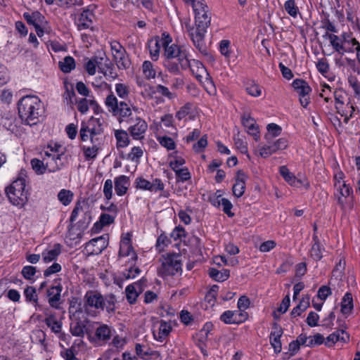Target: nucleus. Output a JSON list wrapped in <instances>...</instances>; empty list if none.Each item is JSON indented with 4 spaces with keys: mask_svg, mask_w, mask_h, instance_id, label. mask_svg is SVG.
<instances>
[{
    "mask_svg": "<svg viewBox=\"0 0 360 360\" xmlns=\"http://www.w3.org/2000/svg\"><path fill=\"white\" fill-rule=\"evenodd\" d=\"M165 49L164 67L173 75H179L180 70L188 69L190 64V54L186 48L174 44L171 45L172 37L167 32H163L160 39L158 40Z\"/></svg>",
    "mask_w": 360,
    "mask_h": 360,
    "instance_id": "f257e3e1",
    "label": "nucleus"
},
{
    "mask_svg": "<svg viewBox=\"0 0 360 360\" xmlns=\"http://www.w3.org/2000/svg\"><path fill=\"white\" fill-rule=\"evenodd\" d=\"M193 11L195 13L194 25L186 23L185 27L195 47L200 53L207 54L205 36L207 28L210 25L211 13L205 2L199 7L193 8Z\"/></svg>",
    "mask_w": 360,
    "mask_h": 360,
    "instance_id": "f03ea898",
    "label": "nucleus"
},
{
    "mask_svg": "<svg viewBox=\"0 0 360 360\" xmlns=\"http://www.w3.org/2000/svg\"><path fill=\"white\" fill-rule=\"evenodd\" d=\"M105 105L110 113L115 117L120 124L131 122L137 115L139 108L125 101H118L112 92L105 98Z\"/></svg>",
    "mask_w": 360,
    "mask_h": 360,
    "instance_id": "7ed1b4c3",
    "label": "nucleus"
},
{
    "mask_svg": "<svg viewBox=\"0 0 360 360\" xmlns=\"http://www.w3.org/2000/svg\"><path fill=\"white\" fill-rule=\"evenodd\" d=\"M41 103L37 96H25L18 103V114L22 122L32 126L39 122Z\"/></svg>",
    "mask_w": 360,
    "mask_h": 360,
    "instance_id": "20e7f679",
    "label": "nucleus"
},
{
    "mask_svg": "<svg viewBox=\"0 0 360 360\" xmlns=\"http://www.w3.org/2000/svg\"><path fill=\"white\" fill-rule=\"evenodd\" d=\"M103 123L98 118L91 117L86 122H82L79 137L82 141L90 139L91 143L102 144L104 139Z\"/></svg>",
    "mask_w": 360,
    "mask_h": 360,
    "instance_id": "39448f33",
    "label": "nucleus"
},
{
    "mask_svg": "<svg viewBox=\"0 0 360 360\" xmlns=\"http://www.w3.org/2000/svg\"><path fill=\"white\" fill-rule=\"evenodd\" d=\"M6 193L12 205L20 208L23 207L28 199L25 179L22 177L18 178L6 188Z\"/></svg>",
    "mask_w": 360,
    "mask_h": 360,
    "instance_id": "423d86ee",
    "label": "nucleus"
},
{
    "mask_svg": "<svg viewBox=\"0 0 360 360\" xmlns=\"http://www.w3.org/2000/svg\"><path fill=\"white\" fill-rule=\"evenodd\" d=\"M83 309L88 315L96 316L105 309L104 297L97 290H88L84 297Z\"/></svg>",
    "mask_w": 360,
    "mask_h": 360,
    "instance_id": "0eeeda50",
    "label": "nucleus"
},
{
    "mask_svg": "<svg viewBox=\"0 0 360 360\" xmlns=\"http://www.w3.org/2000/svg\"><path fill=\"white\" fill-rule=\"evenodd\" d=\"M181 266V255L168 253L164 257L162 265L159 269V274L163 277L181 274L182 271Z\"/></svg>",
    "mask_w": 360,
    "mask_h": 360,
    "instance_id": "6e6552de",
    "label": "nucleus"
},
{
    "mask_svg": "<svg viewBox=\"0 0 360 360\" xmlns=\"http://www.w3.org/2000/svg\"><path fill=\"white\" fill-rule=\"evenodd\" d=\"M98 326L95 328L94 336L91 341L99 345L107 344L116 333L115 330L111 326L102 323H96Z\"/></svg>",
    "mask_w": 360,
    "mask_h": 360,
    "instance_id": "1a4fd4ad",
    "label": "nucleus"
},
{
    "mask_svg": "<svg viewBox=\"0 0 360 360\" xmlns=\"http://www.w3.org/2000/svg\"><path fill=\"white\" fill-rule=\"evenodd\" d=\"M96 19L95 14L91 6L83 8L82 13L75 20V25L79 31L84 30H94V23Z\"/></svg>",
    "mask_w": 360,
    "mask_h": 360,
    "instance_id": "9d476101",
    "label": "nucleus"
},
{
    "mask_svg": "<svg viewBox=\"0 0 360 360\" xmlns=\"http://www.w3.org/2000/svg\"><path fill=\"white\" fill-rule=\"evenodd\" d=\"M128 131L135 140H142L148 129L146 122L139 115H135L133 121L129 122Z\"/></svg>",
    "mask_w": 360,
    "mask_h": 360,
    "instance_id": "9b49d317",
    "label": "nucleus"
},
{
    "mask_svg": "<svg viewBox=\"0 0 360 360\" xmlns=\"http://www.w3.org/2000/svg\"><path fill=\"white\" fill-rule=\"evenodd\" d=\"M108 241V234H104L99 237L93 238L86 243L85 245V250L89 255H99L107 248Z\"/></svg>",
    "mask_w": 360,
    "mask_h": 360,
    "instance_id": "f8f14e48",
    "label": "nucleus"
},
{
    "mask_svg": "<svg viewBox=\"0 0 360 360\" xmlns=\"http://www.w3.org/2000/svg\"><path fill=\"white\" fill-rule=\"evenodd\" d=\"M44 156L46 158L47 171L49 172H55L61 169L64 166L66 158L63 152L57 154H52L48 150H44Z\"/></svg>",
    "mask_w": 360,
    "mask_h": 360,
    "instance_id": "ddd939ff",
    "label": "nucleus"
},
{
    "mask_svg": "<svg viewBox=\"0 0 360 360\" xmlns=\"http://www.w3.org/2000/svg\"><path fill=\"white\" fill-rule=\"evenodd\" d=\"M146 282L147 280L142 278L139 281L127 286L125 288L126 298L130 304H133L136 302L137 297L146 287Z\"/></svg>",
    "mask_w": 360,
    "mask_h": 360,
    "instance_id": "4468645a",
    "label": "nucleus"
},
{
    "mask_svg": "<svg viewBox=\"0 0 360 360\" xmlns=\"http://www.w3.org/2000/svg\"><path fill=\"white\" fill-rule=\"evenodd\" d=\"M62 285L58 283L49 287L46 290V296L49 305L54 309H59L61 300Z\"/></svg>",
    "mask_w": 360,
    "mask_h": 360,
    "instance_id": "2eb2a0df",
    "label": "nucleus"
},
{
    "mask_svg": "<svg viewBox=\"0 0 360 360\" xmlns=\"http://www.w3.org/2000/svg\"><path fill=\"white\" fill-rule=\"evenodd\" d=\"M241 122L247 129V132L252 136L255 141H258L260 138L259 130L255 120L249 113L245 112L241 116Z\"/></svg>",
    "mask_w": 360,
    "mask_h": 360,
    "instance_id": "dca6fc26",
    "label": "nucleus"
},
{
    "mask_svg": "<svg viewBox=\"0 0 360 360\" xmlns=\"http://www.w3.org/2000/svg\"><path fill=\"white\" fill-rule=\"evenodd\" d=\"M283 335V328L277 323H273V330L270 333L269 341L276 353H280L282 349L281 337Z\"/></svg>",
    "mask_w": 360,
    "mask_h": 360,
    "instance_id": "f3484780",
    "label": "nucleus"
},
{
    "mask_svg": "<svg viewBox=\"0 0 360 360\" xmlns=\"http://www.w3.org/2000/svg\"><path fill=\"white\" fill-rule=\"evenodd\" d=\"M22 15L27 23L34 27L37 25H43L45 28V24H48L45 17L38 11L25 12Z\"/></svg>",
    "mask_w": 360,
    "mask_h": 360,
    "instance_id": "a211bd4d",
    "label": "nucleus"
},
{
    "mask_svg": "<svg viewBox=\"0 0 360 360\" xmlns=\"http://www.w3.org/2000/svg\"><path fill=\"white\" fill-rule=\"evenodd\" d=\"M62 252V245L55 243L51 249H46L41 252L43 262L49 264L55 262Z\"/></svg>",
    "mask_w": 360,
    "mask_h": 360,
    "instance_id": "6ab92c4d",
    "label": "nucleus"
},
{
    "mask_svg": "<svg viewBox=\"0 0 360 360\" xmlns=\"http://www.w3.org/2000/svg\"><path fill=\"white\" fill-rule=\"evenodd\" d=\"M172 330V327L170 323L161 320L158 329L154 330L153 332V337L156 340L162 342L169 336Z\"/></svg>",
    "mask_w": 360,
    "mask_h": 360,
    "instance_id": "aec40b11",
    "label": "nucleus"
},
{
    "mask_svg": "<svg viewBox=\"0 0 360 360\" xmlns=\"http://www.w3.org/2000/svg\"><path fill=\"white\" fill-rule=\"evenodd\" d=\"M115 190L118 196H122L127 193L130 186L129 178L125 175H120L115 178Z\"/></svg>",
    "mask_w": 360,
    "mask_h": 360,
    "instance_id": "412c9836",
    "label": "nucleus"
},
{
    "mask_svg": "<svg viewBox=\"0 0 360 360\" xmlns=\"http://www.w3.org/2000/svg\"><path fill=\"white\" fill-rule=\"evenodd\" d=\"M279 172L285 181L290 186L300 187L304 184L303 181L301 179H297L294 174L290 172L286 166L280 167Z\"/></svg>",
    "mask_w": 360,
    "mask_h": 360,
    "instance_id": "4be33fe9",
    "label": "nucleus"
},
{
    "mask_svg": "<svg viewBox=\"0 0 360 360\" xmlns=\"http://www.w3.org/2000/svg\"><path fill=\"white\" fill-rule=\"evenodd\" d=\"M190 64L188 68H190L193 75L200 82H202L204 75L207 77V74H208L202 63L198 60L190 59Z\"/></svg>",
    "mask_w": 360,
    "mask_h": 360,
    "instance_id": "5701e85b",
    "label": "nucleus"
},
{
    "mask_svg": "<svg viewBox=\"0 0 360 360\" xmlns=\"http://www.w3.org/2000/svg\"><path fill=\"white\" fill-rule=\"evenodd\" d=\"M25 301L28 303L32 304L36 310H41L42 306L39 304L38 295L37 293L36 288L33 286H27L23 292Z\"/></svg>",
    "mask_w": 360,
    "mask_h": 360,
    "instance_id": "b1692460",
    "label": "nucleus"
},
{
    "mask_svg": "<svg viewBox=\"0 0 360 360\" xmlns=\"http://www.w3.org/2000/svg\"><path fill=\"white\" fill-rule=\"evenodd\" d=\"M329 41L333 49L339 55L344 56L345 51H352V49H347V46H345L344 39H342L340 37L335 34L330 35Z\"/></svg>",
    "mask_w": 360,
    "mask_h": 360,
    "instance_id": "393cba45",
    "label": "nucleus"
},
{
    "mask_svg": "<svg viewBox=\"0 0 360 360\" xmlns=\"http://www.w3.org/2000/svg\"><path fill=\"white\" fill-rule=\"evenodd\" d=\"M313 244L309 251L310 257L315 261H319L323 257L322 251L324 248L321 247L318 236L314 233L312 237Z\"/></svg>",
    "mask_w": 360,
    "mask_h": 360,
    "instance_id": "a878e982",
    "label": "nucleus"
},
{
    "mask_svg": "<svg viewBox=\"0 0 360 360\" xmlns=\"http://www.w3.org/2000/svg\"><path fill=\"white\" fill-rule=\"evenodd\" d=\"M354 308L353 297L350 292H347L343 296L341 301V313L347 316L352 313Z\"/></svg>",
    "mask_w": 360,
    "mask_h": 360,
    "instance_id": "bb28decb",
    "label": "nucleus"
},
{
    "mask_svg": "<svg viewBox=\"0 0 360 360\" xmlns=\"http://www.w3.org/2000/svg\"><path fill=\"white\" fill-rule=\"evenodd\" d=\"M292 86L300 96H308L311 91L308 83L303 79H296L292 82Z\"/></svg>",
    "mask_w": 360,
    "mask_h": 360,
    "instance_id": "cd10ccee",
    "label": "nucleus"
},
{
    "mask_svg": "<svg viewBox=\"0 0 360 360\" xmlns=\"http://www.w3.org/2000/svg\"><path fill=\"white\" fill-rule=\"evenodd\" d=\"M113 56L119 69L126 70L129 68L131 62L126 50L119 52L117 54H113Z\"/></svg>",
    "mask_w": 360,
    "mask_h": 360,
    "instance_id": "c85d7f7f",
    "label": "nucleus"
},
{
    "mask_svg": "<svg viewBox=\"0 0 360 360\" xmlns=\"http://www.w3.org/2000/svg\"><path fill=\"white\" fill-rule=\"evenodd\" d=\"M85 330L86 325L80 320H76L70 323V331L74 336L83 338Z\"/></svg>",
    "mask_w": 360,
    "mask_h": 360,
    "instance_id": "c756f323",
    "label": "nucleus"
},
{
    "mask_svg": "<svg viewBox=\"0 0 360 360\" xmlns=\"http://www.w3.org/2000/svg\"><path fill=\"white\" fill-rule=\"evenodd\" d=\"M115 137L117 141V148H125L129 143V135L127 131L124 129H117L115 131Z\"/></svg>",
    "mask_w": 360,
    "mask_h": 360,
    "instance_id": "7c9ffc66",
    "label": "nucleus"
},
{
    "mask_svg": "<svg viewBox=\"0 0 360 360\" xmlns=\"http://www.w3.org/2000/svg\"><path fill=\"white\" fill-rule=\"evenodd\" d=\"M209 276L218 282H223L227 280L230 276V271L228 269L219 271L214 268H211L209 271Z\"/></svg>",
    "mask_w": 360,
    "mask_h": 360,
    "instance_id": "2f4dec72",
    "label": "nucleus"
},
{
    "mask_svg": "<svg viewBox=\"0 0 360 360\" xmlns=\"http://www.w3.org/2000/svg\"><path fill=\"white\" fill-rule=\"evenodd\" d=\"M309 300L310 298L309 295H306L302 297L300 303L292 309L290 313L291 316L292 317H296L301 315V314L309 307Z\"/></svg>",
    "mask_w": 360,
    "mask_h": 360,
    "instance_id": "473e14b6",
    "label": "nucleus"
},
{
    "mask_svg": "<svg viewBox=\"0 0 360 360\" xmlns=\"http://www.w3.org/2000/svg\"><path fill=\"white\" fill-rule=\"evenodd\" d=\"M57 198L62 205L68 206L72 202L74 193L70 190L63 188L58 192Z\"/></svg>",
    "mask_w": 360,
    "mask_h": 360,
    "instance_id": "72a5a7b5",
    "label": "nucleus"
},
{
    "mask_svg": "<svg viewBox=\"0 0 360 360\" xmlns=\"http://www.w3.org/2000/svg\"><path fill=\"white\" fill-rule=\"evenodd\" d=\"M91 59L98 68L99 72L104 70L105 64H108L107 63L110 60L104 52H98L97 55L94 56Z\"/></svg>",
    "mask_w": 360,
    "mask_h": 360,
    "instance_id": "f704fd0d",
    "label": "nucleus"
},
{
    "mask_svg": "<svg viewBox=\"0 0 360 360\" xmlns=\"http://www.w3.org/2000/svg\"><path fill=\"white\" fill-rule=\"evenodd\" d=\"M143 74L148 79H155L157 74V69L149 60H146L142 65Z\"/></svg>",
    "mask_w": 360,
    "mask_h": 360,
    "instance_id": "c9c22d12",
    "label": "nucleus"
},
{
    "mask_svg": "<svg viewBox=\"0 0 360 360\" xmlns=\"http://www.w3.org/2000/svg\"><path fill=\"white\" fill-rule=\"evenodd\" d=\"M355 111V108L352 104L348 103L346 107L344 108H340L338 107V113L340 115V116L344 117V123L347 124L349 120L353 117L354 112Z\"/></svg>",
    "mask_w": 360,
    "mask_h": 360,
    "instance_id": "e433bc0d",
    "label": "nucleus"
},
{
    "mask_svg": "<svg viewBox=\"0 0 360 360\" xmlns=\"http://www.w3.org/2000/svg\"><path fill=\"white\" fill-rule=\"evenodd\" d=\"M60 70L65 73L70 72L75 68V61L72 56H66L58 63Z\"/></svg>",
    "mask_w": 360,
    "mask_h": 360,
    "instance_id": "4c0bfd02",
    "label": "nucleus"
},
{
    "mask_svg": "<svg viewBox=\"0 0 360 360\" xmlns=\"http://www.w3.org/2000/svg\"><path fill=\"white\" fill-rule=\"evenodd\" d=\"M46 326L56 334L60 333L62 328V323L56 319L53 315H49L44 320Z\"/></svg>",
    "mask_w": 360,
    "mask_h": 360,
    "instance_id": "58836bf2",
    "label": "nucleus"
},
{
    "mask_svg": "<svg viewBox=\"0 0 360 360\" xmlns=\"http://www.w3.org/2000/svg\"><path fill=\"white\" fill-rule=\"evenodd\" d=\"M156 139L160 146L166 148L167 150H175L176 145L173 138L166 135H159Z\"/></svg>",
    "mask_w": 360,
    "mask_h": 360,
    "instance_id": "ea45409f",
    "label": "nucleus"
},
{
    "mask_svg": "<svg viewBox=\"0 0 360 360\" xmlns=\"http://www.w3.org/2000/svg\"><path fill=\"white\" fill-rule=\"evenodd\" d=\"M43 161L34 158L31 160V165L32 169L37 174H43L47 170L46 167V158L44 156Z\"/></svg>",
    "mask_w": 360,
    "mask_h": 360,
    "instance_id": "a19ab883",
    "label": "nucleus"
},
{
    "mask_svg": "<svg viewBox=\"0 0 360 360\" xmlns=\"http://www.w3.org/2000/svg\"><path fill=\"white\" fill-rule=\"evenodd\" d=\"M245 91L253 97H258L262 94V87L255 81H250L245 84Z\"/></svg>",
    "mask_w": 360,
    "mask_h": 360,
    "instance_id": "79ce46f5",
    "label": "nucleus"
},
{
    "mask_svg": "<svg viewBox=\"0 0 360 360\" xmlns=\"http://www.w3.org/2000/svg\"><path fill=\"white\" fill-rule=\"evenodd\" d=\"M107 63L108 64H105L104 70H103V71H101L100 72L103 74V75L105 77V78L108 80H109V81L114 80L118 77V75H117V72L115 71V67H114V65L112 64V63L110 60H109L108 63Z\"/></svg>",
    "mask_w": 360,
    "mask_h": 360,
    "instance_id": "37998d69",
    "label": "nucleus"
},
{
    "mask_svg": "<svg viewBox=\"0 0 360 360\" xmlns=\"http://www.w3.org/2000/svg\"><path fill=\"white\" fill-rule=\"evenodd\" d=\"M340 58H335V65L340 67H344L345 65H348L350 68L353 70L354 72H356L357 70L356 61L354 59H351L347 57L343 58V56L340 55Z\"/></svg>",
    "mask_w": 360,
    "mask_h": 360,
    "instance_id": "c03bdc74",
    "label": "nucleus"
},
{
    "mask_svg": "<svg viewBox=\"0 0 360 360\" xmlns=\"http://www.w3.org/2000/svg\"><path fill=\"white\" fill-rule=\"evenodd\" d=\"M268 133L264 136L266 140H271L273 138L278 136L282 131L281 127L275 124H269L266 127Z\"/></svg>",
    "mask_w": 360,
    "mask_h": 360,
    "instance_id": "a18cd8bd",
    "label": "nucleus"
},
{
    "mask_svg": "<svg viewBox=\"0 0 360 360\" xmlns=\"http://www.w3.org/2000/svg\"><path fill=\"white\" fill-rule=\"evenodd\" d=\"M65 91L63 94V98L67 104L73 103V98L75 97V93L74 91L73 86L66 82H64Z\"/></svg>",
    "mask_w": 360,
    "mask_h": 360,
    "instance_id": "49530a36",
    "label": "nucleus"
},
{
    "mask_svg": "<svg viewBox=\"0 0 360 360\" xmlns=\"http://www.w3.org/2000/svg\"><path fill=\"white\" fill-rule=\"evenodd\" d=\"M266 141L267 144L264 145L259 148V155L264 158H266L277 152L271 140Z\"/></svg>",
    "mask_w": 360,
    "mask_h": 360,
    "instance_id": "de8ad7c7",
    "label": "nucleus"
},
{
    "mask_svg": "<svg viewBox=\"0 0 360 360\" xmlns=\"http://www.w3.org/2000/svg\"><path fill=\"white\" fill-rule=\"evenodd\" d=\"M284 8L287 13L292 18H296L299 13V8L295 0H287L284 4Z\"/></svg>",
    "mask_w": 360,
    "mask_h": 360,
    "instance_id": "09e8293b",
    "label": "nucleus"
},
{
    "mask_svg": "<svg viewBox=\"0 0 360 360\" xmlns=\"http://www.w3.org/2000/svg\"><path fill=\"white\" fill-rule=\"evenodd\" d=\"M176 182H184L191 179V174L187 167L181 168L174 171Z\"/></svg>",
    "mask_w": 360,
    "mask_h": 360,
    "instance_id": "8fccbe9b",
    "label": "nucleus"
},
{
    "mask_svg": "<svg viewBox=\"0 0 360 360\" xmlns=\"http://www.w3.org/2000/svg\"><path fill=\"white\" fill-rule=\"evenodd\" d=\"M143 155V149L139 146H134L131 148L130 153H128L127 159L132 162H139Z\"/></svg>",
    "mask_w": 360,
    "mask_h": 360,
    "instance_id": "3c124183",
    "label": "nucleus"
},
{
    "mask_svg": "<svg viewBox=\"0 0 360 360\" xmlns=\"http://www.w3.org/2000/svg\"><path fill=\"white\" fill-rule=\"evenodd\" d=\"M176 154V152L171 153L169 155L170 157H172L174 158V160H172L169 162V167L174 172L179 169H180L179 167L184 165L186 162L185 160L182 157L177 156Z\"/></svg>",
    "mask_w": 360,
    "mask_h": 360,
    "instance_id": "603ef678",
    "label": "nucleus"
},
{
    "mask_svg": "<svg viewBox=\"0 0 360 360\" xmlns=\"http://www.w3.org/2000/svg\"><path fill=\"white\" fill-rule=\"evenodd\" d=\"M105 300V309L110 314L115 310L116 297L114 295L110 294L104 297Z\"/></svg>",
    "mask_w": 360,
    "mask_h": 360,
    "instance_id": "864d4df0",
    "label": "nucleus"
},
{
    "mask_svg": "<svg viewBox=\"0 0 360 360\" xmlns=\"http://www.w3.org/2000/svg\"><path fill=\"white\" fill-rule=\"evenodd\" d=\"M133 253L132 259L136 260L137 255L134 252V249L131 245L127 244H121L120 245V250H119V256L120 257H127L130 255V253Z\"/></svg>",
    "mask_w": 360,
    "mask_h": 360,
    "instance_id": "5fc2aeb1",
    "label": "nucleus"
},
{
    "mask_svg": "<svg viewBox=\"0 0 360 360\" xmlns=\"http://www.w3.org/2000/svg\"><path fill=\"white\" fill-rule=\"evenodd\" d=\"M91 144L92 146L83 148L84 156L87 159H94L97 155L98 148L101 145L95 143H91Z\"/></svg>",
    "mask_w": 360,
    "mask_h": 360,
    "instance_id": "6e6d98bb",
    "label": "nucleus"
},
{
    "mask_svg": "<svg viewBox=\"0 0 360 360\" xmlns=\"http://www.w3.org/2000/svg\"><path fill=\"white\" fill-rule=\"evenodd\" d=\"M134 184L137 189L150 191L152 186L150 185V181L143 178L142 176L137 177L135 180Z\"/></svg>",
    "mask_w": 360,
    "mask_h": 360,
    "instance_id": "4d7b16f0",
    "label": "nucleus"
},
{
    "mask_svg": "<svg viewBox=\"0 0 360 360\" xmlns=\"http://www.w3.org/2000/svg\"><path fill=\"white\" fill-rule=\"evenodd\" d=\"M115 91L117 95L122 99H125L129 94V87L122 83L115 84Z\"/></svg>",
    "mask_w": 360,
    "mask_h": 360,
    "instance_id": "13d9d810",
    "label": "nucleus"
},
{
    "mask_svg": "<svg viewBox=\"0 0 360 360\" xmlns=\"http://www.w3.org/2000/svg\"><path fill=\"white\" fill-rule=\"evenodd\" d=\"M37 273V268L33 266H25L21 271L22 276L27 280H34Z\"/></svg>",
    "mask_w": 360,
    "mask_h": 360,
    "instance_id": "bf43d9fd",
    "label": "nucleus"
},
{
    "mask_svg": "<svg viewBox=\"0 0 360 360\" xmlns=\"http://www.w3.org/2000/svg\"><path fill=\"white\" fill-rule=\"evenodd\" d=\"M60 354L65 360H79L76 357L77 351L74 345L70 348L65 349L60 352Z\"/></svg>",
    "mask_w": 360,
    "mask_h": 360,
    "instance_id": "052dcab7",
    "label": "nucleus"
},
{
    "mask_svg": "<svg viewBox=\"0 0 360 360\" xmlns=\"http://www.w3.org/2000/svg\"><path fill=\"white\" fill-rule=\"evenodd\" d=\"M220 320L226 324H235L234 311L227 310L220 316Z\"/></svg>",
    "mask_w": 360,
    "mask_h": 360,
    "instance_id": "680f3d73",
    "label": "nucleus"
},
{
    "mask_svg": "<svg viewBox=\"0 0 360 360\" xmlns=\"http://www.w3.org/2000/svg\"><path fill=\"white\" fill-rule=\"evenodd\" d=\"M116 217L117 216L113 214L102 213L99 217V223L101 224V226H106L113 224Z\"/></svg>",
    "mask_w": 360,
    "mask_h": 360,
    "instance_id": "e2e57ef3",
    "label": "nucleus"
},
{
    "mask_svg": "<svg viewBox=\"0 0 360 360\" xmlns=\"http://www.w3.org/2000/svg\"><path fill=\"white\" fill-rule=\"evenodd\" d=\"M112 181L111 179H107L105 180L104 185H103V194L107 200L106 204H108L109 200L112 197Z\"/></svg>",
    "mask_w": 360,
    "mask_h": 360,
    "instance_id": "0e129e2a",
    "label": "nucleus"
},
{
    "mask_svg": "<svg viewBox=\"0 0 360 360\" xmlns=\"http://www.w3.org/2000/svg\"><path fill=\"white\" fill-rule=\"evenodd\" d=\"M141 273V270L137 266H131L127 269H125L122 272V276L124 279H131L136 277Z\"/></svg>",
    "mask_w": 360,
    "mask_h": 360,
    "instance_id": "69168bd1",
    "label": "nucleus"
},
{
    "mask_svg": "<svg viewBox=\"0 0 360 360\" xmlns=\"http://www.w3.org/2000/svg\"><path fill=\"white\" fill-rule=\"evenodd\" d=\"M61 269H62L61 265L59 263L54 262L51 266L47 267L44 271L43 274H44V276L46 278L49 277L53 274L60 272L61 271Z\"/></svg>",
    "mask_w": 360,
    "mask_h": 360,
    "instance_id": "338daca9",
    "label": "nucleus"
},
{
    "mask_svg": "<svg viewBox=\"0 0 360 360\" xmlns=\"http://www.w3.org/2000/svg\"><path fill=\"white\" fill-rule=\"evenodd\" d=\"M169 238L165 234H161L158 236L156 241V248L159 251L164 250L170 243Z\"/></svg>",
    "mask_w": 360,
    "mask_h": 360,
    "instance_id": "774afa93",
    "label": "nucleus"
}]
</instances>
